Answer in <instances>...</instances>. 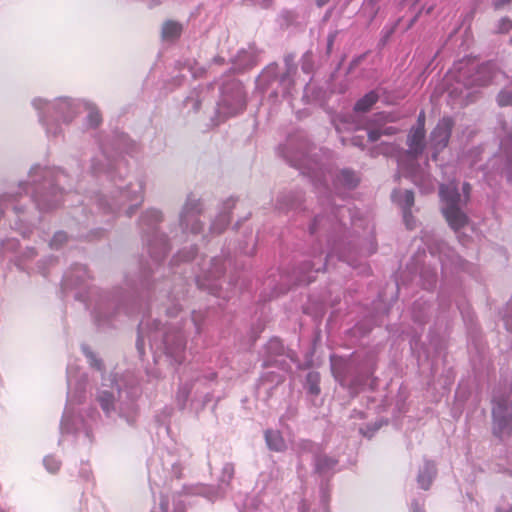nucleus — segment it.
<instances>
[{
  "instance_id": "f257e3e1",
  "label": "nucleus",
  "mask_w": 512,
  "mask_h": 512,
  "mask_svg": "<svg viewBox=\"0 0 512 512\" xmlns=\"http://www.w3.org/2000/svg\"><path fill=\"white\" fill-rule=\"evenodd\" d=\"M439 194L441 201L445 204L442 212L449 226L455 231L464 227L468 223V217L459 207L461 196L457 185L455 183L441 185Z\"/></svg>"
},
{
  "instance_id": "f03ea898",
  "label": "nucleus",
  "mask_w": 512,
  "mask_h": 512,
  "mask_svg": "<svg viewBox=\"0 0 512 512\" xmlns=\"http://www.w3.org/2000/svg\"><path fill=\"white\" fill-rule=\"evenodd\" d=\"M506 409V401L495 402L492 409L493 432L500 438L510 437L512 435V416L505 413Z\"/></svg>"
},
{
  "instance_id": "7ed1b4c3",
  "label": "nucleus",
  "mask_w": 512,
  "mask_h": 512,
  "mask_svg": "<svg viewBox=\"0 0 512 512\" xmlns=\"http://www.w3.org/2000/svg\"><path fill=\"white\" fill-rule=\"evenodd\" d=\"M453 122L450 118H443L433 130L431 139L436 149L447 146L451 135Z\"/></svg>"
},
{
  "instance_id": "20e7f679",
  "label": "nucleus",
  "mask_w": 512,
  "mask_h": 512,
  "mask_svg": "<svg viewBox=\"0 0 512 512\" xmlns=\"http://www.w3.org/2000/svg\"><path fill=\"white\" fill-rule=\"evenodd\" d=\"M424 138L425 130H422V128L412 129L407 141L409 147L408 153L414 157L421 154L424 150Z\"/></svg>"
},
{
  "instance_id": "39448f33",
  "label": "nucleus",
  "mask_w": 512,
  "mask_h": 512,
  "mask_svg": "<svg viewBox=\"0 0 512 512\" xmlns=\"http://www.w3.org/2000/svg\"><path fill=\"white\" fill-rule=\"evenodd\" d=\"M265 439L271 450L279 452L285 449V441L278 431L267 430L265 432Z\"/></svg>"
},
{
  "instance_id": "423d86ee",
  "label": "nucleus",
  "mask_w": 512,
  "mask_h": 512,
  "mask_svg": "<svg viewBox=\"0 0 512 512\" xmlns=\"http://www.w3.org/2000/svg\"><path fill=\"white\" fill-rule=\"evenodd\" d=\"M182 33V25L176 21H166L162 26V37L164 39H176Z\"/></svg>"
},
{
  "instance_id": "0eeeda50",
  "label": "nucleus",
  "mask_w": 512,
  "mask_h": 512,
  "mask_svg": "<svg viewBox=\"0 0 512 512\" xmlns=\"http://www.w3.org/2000/svg\"><path fill=\"white\" fill-rule=\"evenodd\" d=\"M377 100L378 95L375 92H369L356 102L354 110L358 112H366L377 102Z\"/></svg>"
},
{
  "instance_id": "6e6552de",
  "label": "nucleus",
  "mask_w": 512,
  "mask_h": 512,
  "mask_svg": "<svg viewBox=\"0 0 512 512\" xmlns=\"http://www.w3.org/2000/svg\"><path fill=\"white\" fill-rule=\"evenodd\" d=\"M478 75H483L484 78L481 79L480 77L477 78V84L480 85V86H485V85H488L493 77H494V74H495V67L493 64L491 63H486V64H483L479 67V70L477 72Z\"/></svg>"
},
{
  "instance_id": "1a4fd4ad",
  "label": "nucleus",
  "mask_w": 512,
  "mask_h": 512,
  "mask_svg": "<svg viewBox=\"0 0 512 512\" xmlns=\"http://www.w3.org/2000/svg\"><path fill=\"white\" fill-rule=\"evenodd\" d=\"M434 474L435 471L433 467L430 464H426L424 469L419 473L417 478L419 486L424 490H428L432 483Z\"/></svg>"
},
{
  "instance_id": "9d476101",
  "label": "nucleus",
  "mask_w": 512,
  "mask_h": 512,
  "mask_svg": "<svg viewBox=\"0 0 512 512\" xmlns=\"http://www.w3.org/2000/svg\"><path fill=\"white\" fill-rule=\"evenodd\" d=\"M400 192L394 191L392 197L394 201H397L401 204L403 211L408 210L411 211L412 206L414 205V193L411 190H405L403 193V201L398 199V195Z\"/></svg>"
},
{
  "instance_id": "9b49d317",
  "label": "nucleus",
  "mask_w": 512,
  "mask_h": 512,
  "mask_svg": "<svg viewBox=\"0 0 512 512\" xmlns=\"http://www.w3.org/2000/svg\"><path fill=\"white\" fill-rule=\"evenodd\" d=\"M99 403L101 405V408L105 412H110L113 409L114 404V396L111 392L103 391L100 393L98 397Z\"/></svg>"
},
{
  "instance_id": "f8f14e48",
  "label": "nucleus",
  "mask_w": 512,
  "mask_h": 512,
  "mask_svg": "<svg viewBox=\"0 0 512 512\" xmlns=\"http://www.w3.org/2000/svg\"><path fill=\"white\" fill-rule=\"evenodd\" d=\"M336 463H337L336 460L324 456V457H319L317 459L316 466L319 471H324L326 469H330V468L334 467L336 465Z\"/></svg>"
},
{
  "instance_id": "ddd939ff",
  "label": "nucleus",
  "mask_w": 512,
  "mask_h": 512,
  "mask_svg": "<svg viewBox=\"0 0 512 512\" xmlns=\"http://www.w3.org/2000/svg\"><path fill=\"white\" fill-rule=\"evenodd\" d=\"M341 181L348 187H354L358 182L355 174L347 170L341 172Z\"/></svg>"
},
{
  "instance_id": "4468645a",
  "label": "nucleus",
  "mask_w": 512,
  "mask_h": 512,
  "mask_svg": "<svg viewBox=\"0 0 512 512\" xmlns=\"http://www.w3.org/2000/svg\"><path fill=\"white\" fill-rule=\"evenodd\" d=\"M308 382H310L309 391L313 394H318L320 392V388L318 386L319 375L317 373H309L307 376Z\"/></svg>"
},
{
  "instance_id": "2eb2a0df",
  "label": "nucleus",
  "mask_w": 512,
  "mask_h": 512,
  "mask_svg": "<svg viewBox=\"0 0 512 512\" xmlns=\"http://www.w3.org/2000/svg\"><path fill=\"white\" fill-rule=\"evenodd\" d=\"M497 101L500 106H512V93L508 91L500 92Z\"/></svg>"
},
{
  "instance_id": "dca6fc26",
  "label": "nucleus",
  "mask_w": 512,
  "mask_h": 512,
  "mask_svg": "<svg viewBox=\"0 0 512 512\" xmlns=\"http://www.w3.org/2000/svg\"><path fill=\"white\" fill-rule=\"evenodd\" d=\"M512 29V20L509 18H502L497 26V33H508Z\"/></svg>"
},
{
  "instance_id": "f3484780",
  "label": "nucleus",
  "mask_w": 512,
  "mask_h": 512,
  "mask_svg": "<svg viewBox=\"0 0 512 512\" xmlns=\"http://www.w3.org/2000/svg\"><path fill=\"white\" fill-rule=\"evenodd\" d=\"M88 120L91 126L96 127L101 122V115L97 110H91L88 115Z\"/></svg>"
},
{
  "instance_id": "a211bd4d",
  "label": "nucleus",
  "mask_w": 512,
  "mask_h": 512,
  "mask_svg": "<svg viewBox=\"0 0 512 512\" xmlns=\"http://www.w3.org/2000/svg\"><path fill=\"white\" fill-rule=\"evenodd\" d=\"M403 218H404V222L406 224V227L408 229H413L415 221H414V218H413V215H412L411 211L404 210L403 211Z\"/></svg>"
},
{
  "instance_id": "6ab92c4d",
  "label": "nucleus",
  "mask_w": 512,
  "mask_h": 512,
  "mask_svg": "<svg viewBox=\"0 0 512 512\" xmlns=\"http://www.w3.org/2000/svg\"><path fill=\"white\" fill-rule=\"evenodd\" d=\"M67 240V236L63 232L56 233L51 241V245L57 247Z\"/></svg>"
},
{
  "instance_id": "aec40b11",
  "label": "nucleus",
  "mask_w": 512,
  "mask_h": 512,
  "mask_svg": "<svg viewBox=\"0 0 512 512\" xmlns=\"http://www.w3.org/2000/svg\"><path fill=\"white\" fill-rule=\"evenodd\" d=\"M382 136L380 129H373L368 132V138L371 142L377 141Z\"/></svg>"
},
{
  "instance_id": "412c9836",
  "label": "nucleus",
  "mask_w": 512,
  "mask_h": 512,
  "mask_svg": "<svg viewBox=\"0 0 512 512\" xmlns=\"http://www.w3.org/2000/svg\"><path fill=\"white\" fill-rule=\"evenodd\" d=\"M416 128H422V130H425V112L423 110L420 111L418 115Z\"/></svg>"
},
{
  "instance_id": "4be33fe9",
  "label": "nucleus",
  "mask_w": 512,
  "mask_h": 512,
  "mask_svg": "<svg viewBox=\"0 0 512 512\" xmlns=\"http://www.w3.org/2000/svg\"><path fill=\"white\" fill-rule=\"evenodd\" d=\"M57 107L59 110H66V109H71L72 105L68 100H61L57 104Z\"/></svg>"
},
{
  "instance_id": "5701e85b",
  "label": "nucleus",
  "mask_w": 512,
  "mask_h": 512,
  "mask_svg": "<svg viewBox=\"0 0 512 512\" xmlns=\"http://www.w3.org/2000/svg\"><path fill=\"white\" fill-rule=\"evenodd\" d=\"M512 2V0H496L494 2V6L496 9L503 8L507 5H509Z\"/></svg>"
},
{
  "instance_id": "b1692460",
  "label": "nucleus",
  "mask_w": 512,
  "mask_h": 512,
  "mask_svg": "<svg viewBox=\"0 0 512 512\" xmlns=\"http://www.w3.org/2000/svg\"><path fill=\"white\" fill-rule=\"evenodd\" d=\"M470 191H471V186H470V184L465 183V184L463 185V192H464V195H465L464 203H467V201L469 200Z\"/></svg>"
},
{
  "instance_id": "393cba45",
  "label": "nucleus",
  "mask_w": 512,
  "mask_h": 512,
  "mask_svg": "<svg viewBox=\"0 0 512 512\" xmlns=\"http://www.w3.org/2000/svg\"><path fill=\"white\" fill-rule=\"evenodd\" d=\"M148 214L153 218L155 222H160L162 219L161 213L157 210H152Z\"/></svg>"
},
{
  "instance_id": "a878e982",
  "label": "nucleus",
  "mask_w": 512,
  "mask_h": 512,
  "mask_svg": "<svg viewBox=\"0 0 512 512\" xmlns=\"http://www.w3.org/2000/svg\"><path fill=\"white\" fill-rule=\"evenodd\" d=\"M382 135H393L397 133V129L394 127H386L381 130Z\"/></svg>"
},
{
  "instance_id": "bb28decb",
  "label": "nucleus",
  "mask_w": 512,
  "mask_h": 512,
  "mask_svg": "<svg viewBox=\"0 0 512 512\" xmlns=\"http://www.w3.org/2000/svg\"><path fill=\"white\" fill-rule=\"evenodd\" d=\"M274 344H275V345H278V342H277V341H271V342H270V345H274Z\"/></svg>"
},
{
  "instance_id": "cd10ccee",
  "label": "nucleus",
  "mask_w": 512,
  "mask_h": 512,
  "mask_svg": "<svg viewBox=\"0 0 512 512\" xmlns=\"http://www.w3.org/2000/svg\"><path fill=\"white\" fill-rule=\"evenodd\" d=\"M332 43H333V39L331 38V39L329 40V45H332Z\"/></svg>"
},
{
  "instance_id": "c85d7f7f",
  "label": "nucleus",
  "mask_w": 512,
  "mask_h": 512,
  "mask_svg": "<svg viewBox=\"0 0 512 512\" xmlns=\"http://www.w3.org/2000/svg\"><path fill=\"white\" fill-rule=\"evenodd\" d=\"M499 512H500V511H499ZM509 512H512V510H511V511H509Z\"/></svg>"
},
{
  "instance_id": "c756f323",
  "label": "nucleus",
  "mask_w": 512,
  "mask_h": 512,
  "mask_svg": "<svg viewBox=\"0 0 512 512\" xmlns=\"http://www.w3.org/2000/svg\"><path fill=\"white\" fill-rule=\"evenodd\" d=\"M0 512H5V511H0Z\"/></svg>"
}]
</instances>
